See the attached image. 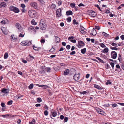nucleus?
I'll return each instance as SVG.
<instances>
[{
	"instance_id": "nucleus-53",
	"label": "nucleus",
	"mask_w": 124,
	"mask_h": 124,
	"mask_svg": "<svg viewBox=\"0 0 124 124\" xmlns=\"http://www.w3.org/2000/svg\"><path fill=\"white\" fill-rule=\"evenodd\" d=\"M46 70L47 72H51V69L50 68H47Z\"/></svg>"
},
{
	"instance_id": "nucleus-5",
	"label": "nucleus",
	"mask_w": 124,
	"mask_h": 124,
	"mask_svg": "<svg viewBox=\"0 0 124 124\" xmlns=\"http://www.w3.org/2000/svg\"><path fill=\"white\" fill-rule=\"evenodd\" d=\"M30 5L34 8L36 9H38L37 8L38 5L37 3L32 2L30 3Z\"/></svg>"
},
{
	"instance_id": "nucleus-20",
	"label": "nucleus",
	"mask_w": 124,
	"mask_h": 124,
	"mask_svg": "<svg viewBox=\"0 0 124 124\" xmlns=\"http://www.w3.org/2000/svg\"><path fill=\"white\" fill-rule=\"evenodd\" d=\"M69 70L68 69H66L64 72V74L65 75H66L69 74Z\"/></svg>"
},
{
	"instance_id": "nucleus-13",
	"label": "nucleus",
	"mask_w": 124,
	"mask_h": 124,
	"mask_svg": "<svg viewBox=\"0 0 124 124\" xmlns=\"http://www.w3.org/2000/svg\"><path fill=\"white\" fill-rule=\"evenodd\" d=\"M16 28H17L18 31H20L21 28V26L20 24L19 23H17L16 24Z\"/></svg>"
},
{
	"instance_id": "nucleus-41",
	"label": "nucleus",
	"mask_w": 124,
	"mask_h": 124,
	"mask_svg": "<svg viewBox=\"0 0 124 124\" xmlns=\"http://www.w3.org/2000/svg\"><path fill=\"white\" fill-rule=\"evenodd\" d=\"M67 21L69 22H70L71 20V17H68L67 18Z\"/></svg>"
},
{
	"instance_id": "nucleus-57",
	"label": "nucleus",
	"mask_w": 124,
	"mask_h": 124,
	"mask_svg": "<svg viewBox=\"0 0 124 124\" xmlns=\"http://www.w3.org/2000/svg\"><path fill=\"white\" fill-rule=\"evenodd\" d=\"M95 28L96 29H97L98 30H99L100 29V27L99 26H95Z\"/></svg>"
},
{
	"instance_id": "nucleus-4",
	"label": "nucleus",
	"mask_w": 124,
	"mask_h": 124,
	"mask_svg": "<svg viewBox=\"0 0 124 124\" xmlns=\"http://www.w3.org/2000/svg\"><path fill=\"white\" fill-rule=\"evenodd\" d=\"M31 43V42H29L28 41L26 40L22 41L21 43V44L23 46H28L30 45Z\"/></svg>"
},
{
	"instance_id": "nucleus-49",
	"label": "nucleus",
	"mask_w": 124,
	"mask_h": 124,
	"mask_svg": "<svg viewBox=\"0 0 124 124\" xmlns=\"http://www.w3.org/2000/svg\"><path fill=\"white\" fill-rule=\"evenodd\" d=\"M118 60L120 61L121 60V56L120 54H119L118 55Z\"/></svg>"
},
{
	"instance_id": "nucleus-36",
	"label": "nucleus",
	"mask_w": 124,
	"mask_h": 124,
	"mask_svg": "<svg viewBox=\"0 0 124 124\" xmlns=\"http://www.w3.org/2000/svg\"><path fill=\"white\" fill-rule=\"evenodd\" d=\"M32 47L33 49L36 51L38 50L39 49V48L36 47L34 45Z\"/></svg>"
},
{
	"instance_id": "nucleus-8",
	"label": "nucleus",
	"mask_w": 124,
	"mask_h": 124,
	"mask_svg": "<svg viewBox=\"0 0 124 124\" xmlns=\"http://www.w3.org/2000/svg\"><path fill=\"white\" fill-rule=\"evenodd\" d=\"M89 15L91 16L94 17L96 16V14L94 11L91 10L89 13Z\"/></svg>"
},
{
	"instance_id": "nucleus-9",
	"label": "nucleus",
	"mask_w": 124,
	"mask_h": 124,
	"mask_svg": "<svg viewBox=\"0 0 124 124\" xmlns=\"http://www.w3.org/2000/svg\"><path fill=\"white\" fill-rule=\"evenodd\" d=\"M57 113L56 111L52 109L51 111V115H52L53 117H55L57 115Z\"/></svg>"
},
{
	"instance_id": "nucleus-32",
	"label": "nucleus",
	"mask_w": 124,
	"mask_h": 124,
	"mask_svg": "<svg viewBox=\"0 0 124 124\" xmlns=\"http://www.w3.org/2000/svg\"><path fill=\"white\" fill-rule=\"evenodd\" d=\"M31 23L32 24L36 25L37 24V23L35 22V20L34 19H32L31 22Z\"/></svg>"
},
{
	"instance_id": "nucleus-27",
	"label": "nucleus",
	"mask_w": 124,
	"mask_h": 124,
	"mask_svg": "<svg viewBox=\"0 0 124 124\" xmlns=\"http://www.w3.org/2000/svg\"><path fill=\"white\" fill-rule=\"evenodd\" d=\"M1 8L5 7L6 6V4L5 2H2L1 3Z\"/></svg>"
},
{
	"instance_id": "nucleus-14",
	"label": "nucleus",
	"mask_w": 124,
	"mask_h": 124,
	"mask_svg": "<svg viewBox=\"0 0 124 124\" xmlns=\"http://www.w3.org/2000/svg\"><path fill=\"white\" fill-rule=\"evenodd\" d=\"M96 33V30L93 28L92 31V32L90 33L91 35L94 36Z\"/></svg>"
},
{
	"instance_id": "nucleus-61",
	"label": "nucleus",
	"mask_w": 124,
	"mask_h": 124,
	"mask_svg": "<svg viewBox=\"0 0 124 124\" xmlns=\"http://www.w3.org/2000/svg\"><path fill=\"white\" fill-rule=\"evenodd\" d=\"M64 118V116L63 115H61L60 116V118L62 120Z\"/></svg>"
},
{
	"instance_id": "nucleus-45",
	"label": "nucleus",
	"mask_w": 124,
	"mask_h": 124,
	"mask_svg": "<svg viewBox=\"0 0 124 124\" xmlns=\"http://www.w3.org/2000/svg\"><path fill=\"white\" fill-rule=\"evenodd\" d=\"M110 49L112 50H118V48L116 47H110Z\"/></svg>"
},
{
	"instance_id": "nucleus-17",
	"label": "nucleus",
	"mask_w": 124,
	"mask_h": 124,
	"mask_svg": "<svg viewBox=\"0 0 124 124\" xmlns=\"http://www.w3.org/2000/svg\"><path fill=\"white\" fill-rule=\"evenodd\" d=\"M45 67L42 66L41 67L42 70L39 71V73L40 74H44L45 73Z\"/></svg>"
},
{
	"instance_id": "nucleus-18",
	"label": "nucleus",
	"mask_w": 124,
	"mask_h": 124,
	"mask_svg": "<svg viewBox=\"0 0 124 124\" xmlns=\"http://www.w3.org/2000/svg\"><path fill=\"white\" fill-rule=\"evenodd\" d=\"M66 14L68 16L72 15L73 14V13L71 11L69 10L66 12Z\"/></svg>"
},
{
	"instance_id": "nucleus-47",
	"label": "nucleus",
	"mask_w": 124,
	"mask_h": 124,
	"mask_svg": "<svg viewBox=\"0 0 124 124\" xmlns=\"http://www.w3.org/2000/svg\"><path fill=\"white\" fill-rule=\"evenodd\" d=\"M73 23L74 24H78V23L76 22V21L75 19H74L73 20Z\"/></svg>"
},
{
	"instance_id": "nucleus-55",
	"label": "nucleus",
	"mask_w": 124,
	"mask_h": 124,
	"mask_svg": "<svg viewBox=\"0 0 124 124\" xmlns=\"http://www.w3.org/2000/svg\"><path fill=\"white\" fill-rule=\"evenodd\" d=\"M30 57V58L31 60H32L34 58V57L32 56L30 54L29 55Z\"/></svg>"
},
{
	"instance_id": "nucleus-21",
	"label": "nucleus",
	"mask_w": 124,
	"mask_h": 124,
	"mask_svg": "<svg viewBox=\"0 0 124 124\" xmlns=\"http://www.w3.org/2000/svg\"><path fill=\"white\" fill-rule=\"evenodd\" d=\"M94 87L98 89L99 90H101L102 89V88L101 87L97 85L94 84Z\"/></svg>"
},
{
	"instance_id": "nucleus-31",
	"label": "nucleus",
	"mask_w": 124,
	"mask_h": 124,
	"mask_svg": "<svg viewBox=\"0 0 124 124\" xmlns=\"http://www.w3.org/2000/svg\"><path fill=\"white\" fill-rule=\"evenodd\" d=\"M8 57V53H5L4 55V58L6 59Z\"/></svg>"
},
{
	"instance_id": "nucleus-62",
	"label": "nucleus",
	"mask_w": 124,
	"mask_h": 124,
	"mask_svg": "<svg viewBox=\"0 0 124 124\" xmlns=\"http://www.w3.org/2000/svg\"><path fill=\"white\" fill-rule=\"evenodd\" d=\"M76 53L75 52V51H72L70 54V55H73L75 54Z\"/></svg>"
},
{
	"instance_id": "nucleus-42",
	"label": "nucleus",
	"mask_w": 124,
	"mask_h": 124,
	"mask_svg": "<svg viewBox=\"0 0 124 124\" xmlns=\"http://www.w3.org/2000/svg\"><path fill=\"white\" fill-rule=\"evenodd\" d=\"M68 118L67 117H65L64 118V120L63 122L64 123L65 122H67L68 120Z\"/></svg>"
},
{
	"instance_id": "nucleus-25",
	"label": "nucleus",
	"mask_w": 124,
	"mask_h": 124,
	"mask_svg": "<svg viewBox=\"0 0 124 124\" xmlns=\"http://www.w3.org/2000/svg\"><path fill=\"white\" fill-rule=\"evenodd\" d=\"M24 34L25 33L24 32V31H23L20 33V34L19 35V37H24Z\"/></svg>"
},
{
	"instance_id": "nucleus-54",
	"label": "nucleus",
	"mask_w": 124,
	"mask_h": 124,
	"mask_svg": "<svg viewBox=\"0 0 124 124\" xmlns=\"http://www.w3.org/2000/svg\"><path fill=\"white\" fill-rule=\"evenodd\" d=\"M112 105L113 107H115L117 106V105L116 103L113 104Z\"/></svg>"
},
{
	"instance_id": "nucleus-63",
	"label": "nucleus",
	"mask_w": 124,
	"mask_h": 124,
	"mask_svg": "<svg viewBox=\"0 0 124 124\" xmlns=\"http://www.w3.org/2000/svg\"><path fill=\"white\" fill-rule=\"evenodd\" d=\"M44 86H43V89H46L48 87V86L47 85H44Z\"/></svg>"
},
{
	"instance_id": "nucleus-38",
	"label": "nucleus",
	"mask_w": 124,
	"mask_h": 124,
	"mask_svg": "<svg viewBox=\"0 0 124 124\" xmlns=\"http://www.w3.org/2000/svg\"><path fill=\"white\" fill-rule=\"evenodd\" d=\"M13 102V101L12 100H10L9 101L7 102V104L8 105H10L12 104Z\"/></svg>"
},
{
	"instance_id": "nucleus-30",
	"label": "nucleus",
	"mask_w": 124,
	"mask_h": 124,
	"mask_svg": "<svg viewBox=\"0 0 124 124\" xmlns=\"http://www.w3.org/2000/svg\"><path fill=\"white\" fill-rule=\"evenodd\" d=\"M96 58L100 62L102 63H104V62L101 59H100L99 57H96Z\"/></svg>"
},
{
	"instance_id": "nucleus-33",
	"label": "nucleus",
	"mask_w": 124,
	"mask_h": 124,
	"mask_svg": "<svg viewBox=\"0 0 124 124\" xmlns=\"http://www.w3.org/2000/svg\"><path fill=\"white\" fill-rule=\"evenodd\" d=\"M23 96L20 94L17 95L16 96V97L17 99H21V97Z\"/></svg>"
},
{
	"instance_id": "nucleus-12",
	"label": "nucleus",
	"mask_w": 124,
	"mask_h": 124,
	"mask_svg": "<svg viewBox=\"0 0 124 124\" xmlns=\"http://www.w3.org/2000/svg\"><path fill=\"white\" fill-rule=\"evenodd\" d=\"M54 37H55V39L54 43H59L60 42V38L59 37L55 36H54Z\"/></svg>"
},
{
	"instance_id": "nucleus-10",
	"label": "nucleus",
	"mask_w": 124,
	"mask_h": 124,
	"mask_svg": "<svg viewBox=\"0 0 124 124\" xmlns=\"http://www.w3.org/2000/svg\"><path fill=\"white\" fill-rule=\"evenodd\" d=\"M79 74H76L73 76V79L75 81H77L79 79Z\"/></svg>"
},
{
	"instance_id": "nucleus-24",
	"label": "nucleus",
	"mask_w": 124,
	"mask_h": 124,
	"mask_svg": "<svg viewBox=\"0 0 124 124\" xmlns=\"http://www.w3.org/2000/svg\"><path fill=\"white\" fill-rule=\"evenodd\" d=\"M79 93L81 94H85L87 95L88 94V92H86V91H84L83 92H79Z\"/></svg>"
},
{
	"instance_id": "nucleus-59",
	"label": "nucleus",
	"mask_w": 124,
	"mask_h": 124,
	"mask_svg": "<svg viewBox=\"0 0 124 124\" xmlns=\"http://www.w3.org/2000/svg\"><path fill=\"white\" fill-rule=\"evenodd\" d=\"M22 62L24 63H26L27 62V61L26 60H24L23 59H22Z\"/></svg>"
},
{
	"instance_id": "nucleus-3",
	"label": "nucleus",
	"mask_w": 124,
	"mask_h": 124,
	"mask_svg": "<svg viewBox=\"0 0 124 124\" xmlns=\"http://www.w3.org/2000/svg\"><path fill=\"white\" fill-rule=\"evenodd\" d=\"M61 8H59L56 11V17H60L62 15V11Z\"/></svg>"
},
{
	"instance_id": "nucleus-26",
	"label": "nucleus",
	"mask_w": 124,
	"mask_h": 124,
	"mask_svg": "<svg viewBox=\"0 0 124 124\" xmlns=\"http://www.w3.org/2000/svg\"><path fill=\"white\" fill-rule=\"evenodd\" d=\"M55 49L53 47V48H52L50 50H49V52L52 53H54L55 52Z\"/></svg>"
},
{
	"instance_id": "nucleus-15",
	"label": "nucleus",
	"mask_w": 124,
	"mask_h": 124,
	"mask_svg": "<svg viewBox=\"0 0 124 124\" xmlns=\"http://www.w3.org/2000/svg\"><path fill=\"white\" fill-rule=\"evenodd\" d=\"M95 109L96 111L99 114H101L102 113H103V111L99 108H96Z\"/></svg>"
},
{
	"instance_id": "nucleus-43",
	"label": "nucleus",
	"mask_w": 124,
	"mask_h": 124,
	"mask_svg": "<svg viewBox=\"0 0 124 124\" xmlns=\"http://www.w3.org/2000/svg\"><path fill=\"white\" fill-rule=\"evenodd\" d=\"M95 7H96L98 8L100 11H102V10H101L99 6L98 5H95Z\"/></svg>"
},
{
	"instance_id": "nucleus-28",
	"label": "nucleus",
	"mask_w": 124,
	"mask_h": 124,
	"mask_svg": "<svg viewBox=\"0 0 124 124\" xmlns=\"http://www.w3.org/2000/svg\"><path fill=\"white\" fill-rule=\"evenodd\" d=\"M108 51V49L107 47H106L102 51L103 53H107Z\"/></svg>"
},
{
	"instance_id": "nucleus-52",
	"label": "nucleus",
	"mask_w": 124,
	"mask_h": 124,
	"mask_svg": "<svg viewBox=\"0 0 124 124\" xmlns=\"http://www.w3.org/2000/svg\"><path fill=\"white\" fill-rule=\"evenodd\" d=\"M0 23L2 24H5L6 23V21L4 20H3L2 21H1Z\"/></svg>"
},
{
	"instance_id": "nucleus-2",
	"label": "nucleus",
	"mask_w": 124,
	"mask_h": 124,
	"mask_svg": "<svg viewBox=\"0 0 124 124\" xmlns=\"http://www.w3.org/2000/svg\"><path fill=\"white\" fill-rule=\"evenodd\" d=\"M9 9L11 11H13L15 13H18L19 12V9L18 8L12 6L10 7Z\"/></svg>"
},
{
	"instance_id": "nucleus-48",
	"label": "nucleus",
	"mask_w": 124,
	"mask_h": 124,
	"mask_svg": "<svg viewBox=\"0 0 124 124\" xmlns=\"http://www.w3.org/2000/svg\"><path fill=\"white\" fill-rule=\"evenodd\" d=\"M100 46L102 47H105L106 46L103 44L102 43H101L100 45Z\"/></svg>"
},
{
	"instance_id": "nucleus-19",
	"label": "nucleus",
	"mask_w": 124,
	"mask_h": 124,
	"mask_svg": "<svg viewBox=\"0 0 124 124\" xmlns=\"http://www.w3.org/2000/svg\"><path fill=\"white\" fill-rule=\"evenodd\" d=\"M28 30L29 31H31V32L33 31H34L35 30L34 28L32 26L29 27L28 28Z\"/></svg>"
},
{
	"instance_id": "nucleus-1",
	"label": "nucleus",
	"mask_w": 124,
	"mask_h": 124,
	"mask_svg": "<svg viewBox=\"0 0 124 124\" xmlns=\"http://www.w3.org/2000/svg\"><path fill=\"white\" fill-rule=\"evenodd\" d=\"M36 12L34 10H29L28 15L31 18H33L36 16Z\"/></svg>"
},
{
	"instance_id": "nucleus-11",
	"label": "nucleus",
	"mask_w": 124,
	"mask_h": 124,
	"mask_svg": "<svg viewBox=\"0 0 124 124\" xmlns=\"http://www.w3.org/2000/svg\"><path fill=\"white\" fill-rule=\"evenodd\" d=\"M9 90L8 89H6L5 88H2L1 90V91L5 94H7L9 93Z\"/></svg>"
},
{
	"instance_id": "nucleus-7",
	"label": "nucleus",
	"mask_w": 124,
	"mask_h": 124,
	"mask_svg": "<svg viewBox=\"0 0 124 124\" xmlns=\"http://www.w3.org/2000/svg\"><path fill=\"white\" fill-rule=\"evenodd\" d=\"M39 26L40 29L42 30H45L46 28V25L45 23L40 22Z\"/></svg>"
},
{
	"instance_id": "nucleus-64",
	"label": "nucleus",
	"mask_w": 124,
	"mask_h": 124,
	"mask_svg": "<svg viewBox=\"0 0 124 124\" xmlns=\"http://www.w3.org/2000/svg\"><path fill=\"white\" fill-rule=\"evenodd\" d=\"M120 38L122 40H124V35H122L120 36Z\"/></svg>"
},
{
	"instance_id": "nucleus-56",
	"label": "nucleus",
	"mask_w": 124,
	"mask_h": 124,
	"mask_svg": "<svg viewBox=\"0 0 124 124\" xmlns=\"http://www.w3.org/2000/svg\"><path fill=\"white\" fill-rule=\"evenodd\" d=\"M111 84V83L110 81L108 80L107 81V82L106 83V84L108 85V84Z\"/></svg>"
},
{
	"instance_id": "nucleus-16",
	"label": "nucleus",
	"mask_w": 124,
	"mask_h": 124,
	"mask_svg": "<svg viewBox=\"0 0 124 124\" xmlns=\"http://www.w3.org/2000/svg\"><path fill=\"white\" fill-rule=\"evenodd\" d=\"M78 43L80 47L83 46L85 45V43L82 41H78Z\"/></svg>"
},
{
	"instance_id": "nucleus-51",
	"label": "nucleus",
	"mask_w": 124,
	"mask_h": 124,
	"mask_svg": "<svg viewBox=\"0 0 124 124\" xmlns=\"http://www.w3.org/2000/svg\"><path fill=\"white\" fill-rule=\"evenodd\" d=\"M40 42L41 43H45V39H41L40 40Z\"/></svg>"
},
{
	"instance_id": "nucleus-46",
	"label": "nucleus",
	"mask_w": 124,
	"mask_h": 124,
	"mask_svg": "<svg viewBox=\"0 0 124 124\" xmlns=\"http://www.w3.org/2000/svg\"><path fill=\"white\" fill-rule=\"evenodd\" d=\"M51 7L53 9H54L56 7V5L54 4H53L52 5Z\"/></svg>"
},
{
	"instance_id": "nucleus-6",
	"label": "nucleus",
	"mask_w": 124,
	"mask_h": 124,
	"mask_svg": "<svg viewBox=\"0 0 124 124\" xmlns=\"http://www.w3.org/2000/svg\"><path fill=\"white\" fill-rule=\"evenodd\" d=\"M117 53L115 51H113L111 52V57L114 59L116 58L117 57Z\"/></svg>"
},
{
	"instance_id": "nucleus-58",
	"label": "nucleus",
	"mask_w": 124,
	"mask_h": 124,
	"mask_svg": "<svg viewBox=\"0 0 124 124\" xmlns=\"http://www.w3.org/2000/svg\"><path fill=\"white\" fill-rule=\"evenodd\" d=\"M66 47L68 49H69L70 48V46L69 45H68L66 46Z\"/></svg>"
},
{
	"instance_id": "nucleus-23",
	"label": "nucleus",
	"mask_w": 124,
	"mask_h": 124,
	"mask_svg": "<svg viewBox=\"0 0 124 124\" xmlns=\"http://www.w3.org/2000/svg\"><path fill=\"white\" fill-rule=\"evenodd\" d=\"M86 49L85 48L81 49V53L83 54H85L86 52Z\"/></svg>"
},
{
	"instance_id": "nucleus-40",
	"label": "nucleus",
	"mask_w": 124,
	"mask_h": 124,
	"mask_svg": "<svg viewBox=\"0 0 124 124\" xmlns=\"http://www.w3.org/2000/svg\"><path fill=\"white\" fill-rule=\"evenodd\" d=\"M62 1L61 0H59L58 3V6H60L62 5Z\"/></svg>"
},
{
	"instance_id": "nucleus-22",
	"label": "nucleus",
	"mask_w": 124,
	"mask_h": 124,
	"mask_svg": "<svg viewBox=\"0 0 124 124\" xmlns=\"http://www.w3.org/2000/svg\"><path fill=\"white\" fill-rule=\"evenodd\" d=\"M5 28L4 27H3V29H1V30L2 32L5 35L7 34V31L6 30L5 31Z\"/></svg>"
},
{
	"instance_id": "nucleus-44",
	"label": "nucleus",
	"mask_w": 124,
	"mask_h": 124,
	"mask_svg": "<svg viewBox=\"0 0 124 124\" xmlns=\"http://www.w3.org/2000/svg\"><path fill=\"white\" fill-rule=\"evenodd\" d=\"M44 114L45 116H46L48 114V112L47 110H45L44 112Z\"/></svg>"
},
{
	"instance_id": "nucleus-60",
	"label": "nucleus",
	"mask_w": 124,
	"mask_h": 124,
	"mask_svg": "<svg viewBox=\"0 0 124 124\" xmlns=\"http://www.w3.org/2000/svg\"><path fill=\"white\" fill-rule=\"evenodd\" d=\"M21 7L22 8H24L25 7V6L24 4H21Z\"/></svg>"
},
{
	"instance_id": "nucleus-34",
	"label": "nucleus",
	"mask_w": 124,
	"mask_h": 124,
	"mask_svg": "<svg viewBox=\"0 0 124 124\" xmlns=\"http://www.w3.org/2000/svg\"><path fill=\"white\" fill-rule=\"evenodd\" d=\"M70 6L73 8H76L75 6V4L74 3H70Z\"/></svg>"
},
{
	"instance_id": "nucleus-50",
	"label": "nucleus",
	"mask_w": 124,
	"mask_h": 124,
	"mask_svg": "<svg viewBox=\"0 0 124 124\" xmlns=\"http://www.w3.org/2000/svg\"><path fill=\"white\" fill-rule=\"evenodd\" d=\"M110 64L113 69V68L114 67V63L113 62H111L110 63Z\"/></svg>"
},
{
	"instance_id": "nucleus-37",
	"label": "nucleus",
	"mask_w": 124,
	"mask_h": 124,
	"mask_svg": "<svg viewBox=\"0 0 124 124\" xmlns=\"http://www.w3.org/2000/svg\"><path fill=\"white\" fill-rule=\"evenodd\" d=\"M37 101L38 102H40L42 101V100L41 98H39L37 99Z\"/></svg>"
},
{
	"instance_id": "nucleus-39",
	"label": "nucleus",
	"mask_w": 124,
	"mask_h": 124,
	"mask_svg": "<svg viewBox=\"0 0 124 124\" xmlns=\"http://www.w3.org/2000/svg\"><path fill=\"white\" fill-rule=\"evenodd\" d=\"M102 34L103 35L105 36L108 37L109 35L108 34L106 33L105 32H102Z\"/></svg>"
},
{
	"instance_id": "nucleus-29",
	"label": "nucleus",
	"mask_w": 124,
	"mask_h": 124,
	"mask_svg": "<svg viewBox=\"0 0 124 124\" xmlns=\"http://www.w3.org/2000/svg\"><path fill=\"white\" fill-rule=\"evenodd\" d=\"M35 120L33 119L31 122H29V124H35Z\"/></svg>"
},
{
	"instance_id": "nucleus-35",
	"label": "nucleus",
	"mask_w": 124,
	"mask_h": 124,
	"mask_svg": "<svg viewBox=\"0 0 124 124\" xmlns=\"http://www.w3.org/2000/svg\"><path fill=\"white\" fill-rule=\"evenodd\" d=\"M33 84H31L29 86V88L30 89H31L33 88Z\"/></svg>"
}]
</instances>
